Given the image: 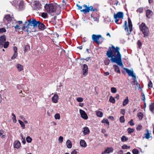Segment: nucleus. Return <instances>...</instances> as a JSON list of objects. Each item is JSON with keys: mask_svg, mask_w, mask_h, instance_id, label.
<instances>
[{"mask_svg": "<svg viewBox=\"0 0 154 154\" xmlns=\"http://www.w3.org/2000/svg\"><path fill=\"white\" fill-rule=\"evenodd\" d=\"M107 51L106 55L109 58L111 57V60L112 63H115L120 66H122L123 65L122 61L121 55L119 52V48L118 47H115L112 45L111 47Z\"/></svg>", "mask_w": 154, "mask_h": 154, "instance_id": "obj_1", "label": "nucleus"}, {"mask_svg": "<svg viewBox=\"0 0 154 154\" xmlns=\"http://www.w3.org/2000/svg\"><path fill=\"white\" fill-rule=\"evenodd\" d=\"M38 24V21H36L35 19H30L28 20V22H25L24 26L22 27V29L23 30L25 29L26 28H27V29H26V30L27 32H35V31L34 30V29L33 30H29V29H31L32 27L34 28L36 27Z\"/></svg>", "mask_w": 154, "mask_h": 154, "instance_id": "obj_2", "label": "nucleus"}, {"mask_svg": "<svg viewBox=\"0 0 154 154\" xmlns=\"http://www.w3.org/2000/svg\"><path fill=\"white\" fill-rule=\"evenodd\" d=\"M45 7L47 11L50 13L55 12L58 8L56 4L52 3L47 4L45 5Z\"/></svg>", "mask_w": 154, "mask_h": 154, "instance_id": "obj_3", "label": "nucleus"}, {"mask_svg": "<svg viewBox=\"0 0 154 154\" xmlns=\"http://www.w3.org/2000/svg\"><path fill=\"white\" fill-rule=\"evenodd\" d=\"M76 6L78 7L79 9H80L81 12H83L84 13L89 12L90 11H97V9L96 8H94L93 6H88L87 5H83V7L85 8V9L81 10L82 8V7L80 6L79 5L77 4Z\"/></svg>", "mask_w": 154, "mask_h": 154, "instance_id": "obj_4", "label": "nucleus"}, {"mask_svg": "<svg viewBox=\"0 0 154 154\" xmlns=\"http://www.w3.org/2000/svg\"><path fill=\"white\" fill-rule=\"evenodd\" d=\"M128 26H127V22L126 21H125L123 27H125V30L127 33V35H129L132 30V25L131 20L129 18L128 19Z\"/></svg>", "mask_w": 154, "mask_h": 154, "instance_id": "obj_5", "label": "nucleus"}, {"mask_svg": "<svg viewBox=\"0 0 154 154\" xmlns=\"http://www.w3.org/2000/svg\"><path fill=\"white\" fill-rule=\"evenodd\" d=\"M140 30L143 34L144 37L147 36L149 35V30L145 24L142 23L139 26Z\"/></svg>", "mask_w": 154, "mask_h": 154, "instance_id": "obj_6", "label": "nucleus"}, {"mask_svg": "<svg viewBox=\"0 0 154 154\" xmlns=\"http://www.w3.org/2000/svg\"><path fill=\"white\" fill-rule=\"evenodd\" d=\"M123 13L122 12H119L116 14H114L113 15L114 18L115 19V22L118 23L119 21V19L123 18Z\"/></svg>", "mask_w": 154, "mask_h": 154, "instance_id": "obj_7", "label": "nucleus"}, {"mask_svg": "<svg viewBox=\"0 0 154 154\" xmlns=\"http://www.w3.org/2000/svg\"><path fill=\"white\" fill-rule=\"evenodd\" d=\"M101 37V36L100 35H97L93 34L92 35V40L98 44L100 43V41H99V40Z\"/></svg>", "mask_w": 154, "mask_h": 154, "instance_id": "obj_8", "label": "nucleus"}, {"mask_svg": "<svg viewBox=\"0 0 154 154\" xmlns=\"http://www.w3.org/2000/svg\"><path fill=\"white\" fill-rule=\"evenodd\" d=\"M124 69L128 74L129 76H131L132 77L135 78V73H134L132 70H131L126 68H124Z\"/></svg>", "mask_w": 154, "mask_h": 154, "instance_id": "obj_9", "label": "nucleus"}, {"mask_svg": "<svg viewBox=\"0 0 154 154\" xmlns=\"http://www.w3.org/2000/svg\"><path fill=\"white\" fill-rule=\"evenodd\" d=\"M88 66L86 64H84L82 67V73L83 75L85 76L88 73Z\"/></svg>", "mask_w": 154, "mask_h": 154, "instance_id": "obj_10", "label": "nucleus"}, {"mask_svg": "<svg viewBox=\"0 0 154 154\" xmlns=\"http://www.w3.org/2000/svg\"><path fill=\"white\" fill-rule=\"evenodd\" d=\"M113 149L112 147H108L105 150L102 152V154H109L112 152L113 151Z\"/></svg>", "mask_w": 154, "mask_h": 154, "instance_id": "obj_11", "label": "nucleus"}, {"mask_svg": "<svg viewBox=\"0 0 154 154\" xmlns=\"http://www.w3.org/2000/svg\"><path fill=\"white\" fill-rule=\"evenodd\" d=\"M79 112L82 118L84 119H88V117L87 115L84 110L80 109Z\"/></svg>", "mask_w": 154, "mask_h": 154, "instance_id": "obj_12", "label": "nucleus"}, {"mask_svg": "<svg viewBox=\"0 0 154 154\" xmlns=\"http://www.w3.org/2000/svg\"><path fill=\"white\" fill-rule=\"evenodd\" d=\"M6 36L5 35L1 36L0 38V46L1 47H3V43L6 41Z\"/></svg>", "mask_w": 154, "mask_h": 154, "instance_id": "obj_13", "label": "nucleus"}, {"mask_svg": "<svg viewBox=\"0 0 154 154\" xmlns=\"http://www.w3.org/2000/svg\"><path fill=\"white\" fill-rule=\"evenodd\" d=\"M153 14V13L152 11L149 9H147L146 11V16L148 18H150Z\"/></svg>", "mask_w": 154, "mask_h": 154, "instance_id": "obj_14", "label": "nucleus"}, {"mask_svg": "<svg viewBox=\"0 0 154 154\" xmlns=\"http://www.w3.org/2000/svg\"><path fill=\"white\" fill-rule=\"evenodd\" d=\"M16 68L19 72H20L24 69L23 66L19 63H17L15 65Z\"/></svg>", "mask_w": 154, "mask_h": 154, "instance_id": "obj_15", "label": "nucleus"}, {"mask_svg": "<svg viewBox=\"0 0 154 154\" xmlns=\"http://www.w3.org/2000/svg\"><path fill=\"white\" fill-rule=\"evenodd\" d=\"M14 147L17 149H19L21 143L18 140H16L14 142Z\"/></svg>", "mask_w": 154, "mask_h": 154, "instance_id": "obj_16", "label": "nucleus"}, {"mask_svg": "<svg viewBox=\"0 0 154 154\" xmlns=\"http://www.w3.org/2000/svg\"><path fill=\"white\" fill-rule=\"evenodd\" d=\"M58 99V96L57 94H55L53 97L52 98V101L55 103H57Z\"/></svg>", "mask_w": 154, "mask_h": 154, "instance_id": "obj_17", "label": "nucleus"}, {"mask_svg": "<svg viewBox=\"0 0 154 154\" xmlns=\"http://www.w3.org/2000/svg\"><path fill=\"white\" fill-rule=\"evenodd\" d=\"M32 7L34 10H37L38 8V2L37 1H35L33 2Z\"/></svg>", "mask_w": 154, "mask_h": 154, "instance_id": "obj_18", "label": "nucleus"}, {"mask_svg": "<svg viewBox=\"0 0 154 154\" xmlns=\"http://www.w3.org/2000/svg\"><path fill=\"white\" fill-rule=\"evenodd\" d=\"M81 146L83 147H85L87 146V144L86 142L83 140H81L80 142Z\"/></svg>", "mask_w": 154, "mask_h": 154, "instance_id": "obj_19", "label": "nucleus"}, {"mask_svg": "<svg viewBox=\"0 0 154 154\" xmlns=\"http://www.w3.org/2000/svg\"><path fill=\"white\" fill-rule=\"evenodd\" d=\"M83 132L84 135L88 134L90 132V130L88 127H85L83 128Z\"/></svg>", "mask_w": 154, "mask_h": 154, "instance_id": "obj_20", "label": "nucleus"}, {"mask_svg": "<svg viewBox=\"0 0 154 154\" xmlns=\"http://www.w3.org/2000/svg\"><path fill=\"white\" fill-rule=\"evenodd\" d=\"M4 18L8 21H11L12 20V17L10 16L9 14L6 15L4 17Z\"/></svg>", "mask_w": 154, "mask_h": 154, "instance_id": "obj_21", "label": "nucleus"}, {"mask_svg": "<svg viewBox=\"0 0 154 154\" xmlns=\"http://www.w3.org/2000/svg\"><path fill=\"white\" fill-rule=\"evenodd\" d=\"M66 144L67 147L69 149L71 148L72 146V143L69 140H68L66 141Z\"/></svg>", "mask_w": 154, "mask_h": 154, "instance_id": "obj_22", "label": "nucleus"}, {"mask_svg": "<svg viewBox=\"0 0 154 154\" xmlns=\"http://www.w3.org/2000/svg\"><path fill=\"white\" fill-rule=\"evenodd\" d=\"M46 28V26L42 23L39 22V30H43Z\"/></svg>", "mask_w": 154, "mask_h": 154, "instance_id": "obj_23", "label": "nucleus"}, {"mask_svg": "<svg viewBox=\"0 0 154 154\" xmlns=\"http://www.w3.org/2000/svg\"><path fill=\"white\" fill-rule=\"evenodd\" d=\"M113 68L115 71L118 73H120V71L119 67L116 65L113 66Z\"/></svg>", "mask_w": 154, "mask_h": 154, "instance_id": "obj_24", "label": "nucleus"}, {"mask_svg": "<svg viewBox=\"0 0 154 154\" xmlns=\"http://www.w3.org/2000/svg\"><path fill=\"white\" fill-rule=\"evenodd\" d=\"M129 102V100L128 97H126L125 99L124 100V101L123 102L122 105L123 106H125L126 104H128Z\"/></svg>", "mask_w": 154, "mask_h": 154, "instance_id": "obj_25", "label": "nucleus"}, {"mask_svg": "<svg viewBox=\"0 0 154 154\" xmlns=\"http://www.w3.org/2000/svg\"><path fill=\"white\" fill-rule=\"evenodd\" d=\"M150 110L152 112H154V102L151 103L149 106Z\"/></svg>", "mask_w": 154, "mask_h": 154, "instance_id": "obj_26", "label": "nucleus"}, {"mask_svg": "<svg viewBox=\"0 0 154 154\" xmlns=\"http://www.w3.org/2000/svg\"><path fill=\"white\" fill-rule=\"evenodd\" d=\"M146 133L145 134V137L146 139H148L150 137V134L148 130H146Z\"/></svg>", "mask_w": 154, "mask_h": 154, "instance_id": "obj_27", "label": "nucleus"}, {"mask_svg": "<svg viewBox=\"0 0 154 154\" xmlns=\"http://www.w3.org/2000/svg\"><path fill=\"white\" fill-rule=\"evenodd\" d=\"M134 78V80L132 82V84L134 85H136L137 86H138V85H139V84H138L137 81L136 79V76H135V78L133 77Z\"/></svg>", "mask_w": 154, "mask_h": 154, "instance_id": "obj_28", "label": "nucleus"}, {"mask_svg": "<svg viewBox=\"0 0 154 154\" xmlns=\"http://www.w3.org/2000/svg\"><path fill=\"white\" fill-rule=\"evenodd\" d=\"M97 115L99 117H101L103 116V113L100 111H96Z\"/></svg>", "mask_w": 154, "mask_h": 154, "instance_id": "obj_29", "label": "nucleus"}, {"mask_svg": "<svg viewBox=\"0 0 154 154\" xmlns=\"http://www.w3.org/2000/svg\"><path fill=\"white\" fill-rule=\"evenodd\" d=\"M128 140V138L124 135L121 138V140L122 142L126 141Z\"/></svg>", "mask_w": 154, "mask_h": 154, "instance_id": "obj_30", "label": "nucleus"}, {"mask_svg": "<svg viewBox=\"0 0 154 154\" xmlns=\"http://www.w3.org/2000/svg\"><path fill=\"white\" fill-rule=\"evenodd\" d=\"M101 122L103 123H106L107 125L108 126H109V122L108 120L106 119H103L102 120Z\"/></svg>", "mask_w": 154, "mask_h": 154, "instance_id": "obj_31", "label": "nucleus"}, {"mask_svg": "<svg viewBox=\"0 0 154 154\" xmlns=\"http://www.w3.org/2000/svg\"><path fill=\"white\" fill-rule=\"evenodd\" d=\"M24 52L25 53L28 51L29 50H30V47L28 45H26L24 47Z\"/></svg>", "mask_w": 154, "mask_h": 154, "instance_id": "obj_32", "label": "nucleus"}, {"mask_svg": "<svg viewBox=\"0 0 154 154\" xmlns=\"http://www.w3.org/2000/svg\"><path fill=\"white\" fill-rule=\"evenodd\" d=\"M109 101L110 102H111L113 103H114L115 102V99L112 96H111L110 97Z\"/></svg>", "mask_w": 154, "mask_h": 154, "instance_id": "obj_33", "label": "nucleus"}, {"mask_svg": "<svg viewBox=\"0 0 154 154\" xmlns=\"http://www.w3.org/2000/svg\"><path fill=\"white\" fill-rule=\"evenodd\" d=\"M4 131L2 130H0V136L2 138H4L5 136V135H2V134L4 133Z\"/></svg>", "mask_w": 154, "mask_h": 154, "instance_id": "obj_34", "label": "nucleus"}, {"mask_svg": "<svg viewBox=\"0 0 154 154\" xmlns=\"http://www.w3.org/2000/svg\"><path fill=\"white\" fill-rule=\"evenodd\" d=\"M18 122L21 125L23 128L24 129L25 128V125L24 123L20 120H18Z\"/></svg>", "mask_w": 154, "mask_h": 154, "instance_id": "obj_35", "label": "nucleus"}, {"mask_svg": "<svg viewBox=\"0 0 154 154\" xmlns=\"http://www.w3.org/2000/svg\"><path fill=\"white\" fill-rule=\"evenodd\" d=\"M12 116H13L12 118V119L13 120V122L14 123H16L17 122V120L16 119V117L15 114L13 113H12L11 114Z\"/></svg>", "mask_w": 154, "mask_h": 154, "instance_id": "obj_36", "label": "nucleus"}, {"mask_svg": "<svg viewBox=\"0 0 154 154\" xmlns=\"http://www.w3.org/2000/svg\"><path fill=\"white\" fill-rule=\"evenodd\" d=\"M12 3L13 5H14L16 7L17 5L18 4V1L17 0H14L12 2Z\"/></svg>", "mask_w": 154, "mask_h": 154, "instance_id": "obj_37", "label": "nucleus"}, {"mask_svg": "<svg viewBox=\"0 0 154 154\" xmlns=\"http://www.w3.org/2000/svg\"><path fill=\"white\" fill-rule=\"evenodd\" d=\"M54 118L56 119H60V115L59 113H56L54 116Z\"/></svg>", "mask_w": 154, "mask_h": 154, "instance_id": "obj_38", "label": "nucleus"}, {"mask_svg": "<svg viewBox=\"0 0 154 154\" xmlns=\"http://www.w3.org/2000/svg\"><path fill=\"white\" fill-rule=\"evenodd\" d=\"M23 2L22 1H20L19 5V8L21 10L22 9V8H23Z\"/></svg>", "mask_w": 154, "mask_h": 154, "instance_id": "obj_39", "label": "nucleus"}, {"mask_svg": "<svg viewBox=\"0 0 154 154\" xmlns=\"http://www.w3.org/2000/svg\"><path fill=\"white\" fill-rule=\"evenodd\" d=\"M132 152L133 154H138L139 151L138 150L136 149H134L132 150Z\"/></svg>", "mask_w": 154, "mask_h": 154, "instance_id": "obj_40", "label": "nucleus"}, {"mask_svg": "<svg viewBox=\"0 0 154 154\" xmlns=\"http://www.w3.org/2000/svg\"><path fill=\"white\" fill-rule=\"evenodd\" d=\"M119 121L121 123H123L125 121L124 116H121L119 118Z\"/></svg>", "mask_w": 154, "mask_h": 154, "instance_id": "obj_41", "label": "nucleus"}, {"mask_svg": "<svg viewBox=\"0 0 154 154\" xmlns=\"http://www.w3.org/2000/svg\"><path fill=\"white\" fill-rule=\"evenodd\" d=\"M9 42H5L4 44H3V46L4 48H7L8 47L9 45Z\"/></svg>", "mask_w": 154, "mask_h": 154, "instance_id": "obj_42", "label": "nucleus"}, {"mask_svg": "<svg viewBox=\"0 0 154 154\" xmlns=\"http://www.w3.org/2000/svg\"><path fill=\"white\" fill-rule=\"evenodd\" d=\"M26 140L27 142L30 143L32 140V139L29 136H27L26 138Z\"/></svg>", "mask_w": 154, "mask_h": 154, "instance_id": "obj_43", "label": "nucleus"}, {"mask_svg": "<svg viewBox=\"0 0 154 154\" xmlns=\"http://www.w3.org/2000/svg\"><path fill=\"white\" fill-rule=\"evenodd\" d=\"M104 63L106 65H108L110 63V60L109 59H107L104 61Z\"/></svg>", "mask_w": 154, "mask_h": 154, "instance_id": "obj_44", "label": "nucleus"}, {"mask_svg": "<svg viewBox=\"0 0 154 154\" xmlns=\"http://www.w3.org/2000/svg\"><path fill=\"white\" fill-rule=\"evenodd\" d=\"M111 92L113 93H115L117 92V90L115 88L112 87L111 88Z\"/></svg>", "mask_w": 154, "mask_h": 154, "instance_id": "obj_45", "label": "nucleus"}, {"mask_svg": "<svg viewBox=\"0 0 154 154\" xmlns=\"http://www.w3.org/2000/svg\"><path fill=\"white\" fill-rule=\"evenodd\" d=\"M48 15L47 13L45 12H43L41 16L42 17L44 18H45L47 17Z\"/></svg>", "mask_w": 154, "mask_h": 154, "instance_id": "obj_46", "label": "nucleus"}, {"mask_svg": "<svg viewBox=\"0 0 154 154\" xmlns=\"http://www.w3.org/2000/svg\"><path fill=\"white\" fill-rule=\"evenodd\" d=\"M128 131L129 134H131L134 132V129L133 128H128Z\"/></svg>", "mask_w": 154, "mask_h": 154, "instance_id": "obj_47", "label": "nucleus"}, {"mask_svg": "<svg viewBox=\"0 0 154 154\" xmlns=\"http://www.w3.org/2000/svg\"><path fill=\"white\" fill-rule=\"evenodd\" d=\"M142 128V126L141 125H139L136 128V129L137 131H140Z\"/></svg>", "mask_w": 154, "mask_h": 154, "instance_id": "obj_48", "label": "nucleus"}, {"mask_svg": "<svg viewBox=\"0 0 154 154\" xmlns=\"http://www.w3.org/2000/svg\"><path fill=\"white\" fill-rule=\"evenodd\" d=\"M17 54V52H14L13 56L11 58V59L13 60L15 59L16 57Z\"/></svg>", "mask_w": 154, "mask_h": 154, "instance_id": "obj_49", "label": "nucleus"}, {"mask_svg": "<svg viewBox=\"0 0 154 154\" xmlns=\"http://www.w3.org/2000/svg\"><path fill=\"white\" fill-rule=\"evenodd\" d=\"M77 101L79 102H82L83 101V99L82 97H79L76 99Z\"/></svg>", "mask_w": 154, "mask_h": 154, "instance_id": "obj_50", "label": "nucleus"}, {"mask_svg": "<svg viewBox=\"0 0 154 154\" xmlns=\"http://www.w3.org/2000/svg\"><path fill=\"white\" fill-rule=\"evenodd\" d=\"M63 138L61 136H60L58 139L59 142L60 143H62L63 141Z\"/></svg>", "mask_w": 154, "mask_h": 154, "instance_id": "obj_51", "label": "nucleus"}, {"mask_svg": "<svg viewBox=\"0 0 154 154\" xmlns=\"http://www.w3.org/2000/svg\"><path fill=\"white\" fill-rule=\"evenodd\" d=\"M137 11L140 13H142L143 11V8H138L137 10Z\"/></svg>", "mask_w": 154, "mask_h": 154, "instance_id": "obj_52", "label": "nucleus"}, {"mask_svg": "<svg viewBox=\"0 0 154 154\" xmlns=\"http://www.w3.org/2000/svg\"><path fill=\"white\" fill-rule=\"evenodd\" d=\"M122 148L123 149H127L130 148V146H128L126 145H124L122 146Z\"/></svg>", "mask_w": 154, "mask_h": 154, "instance_id": "obj_53", "label": "nucleus"}, {"mask_svg": "<svg viewBox=\"0 0 154 154\" xmlns=\"http://www.w3.org/2000/svg\"><path fill=\"white\" fill-rule=\"evenodd\" d=\"M138 116L139 119H142L143 118V114L141 112H140L138 114Z\"/></svg>", "mask_w": 154, "mask_h": 154, "instance_id": "obj_54", "label": "nucleus"}, {"mask_svg": "<svg viewBox=\"0 0 154 154\" xmlns=\"http://www.w3.org/2000/svg\"><path fill=\"white\" fill-rule=\"evenodd\" d=\"M125 113V110L124 109H121L120 113L123 115H124Z\"/></svg>", "mask_w": 154, "mask_h": 154, "instance_id": "obj_55", "label": "nucleus"}, {"mask_svg": "<svg viewBox=\"0 0 154 154\" xmlns=\"http://www.w3.org/2000/svg\"><path fill=\"white\" fill-rule=\"evenodd\" d=\"M130 125L132 126L134 125V123L133 122V120L132 119H131L128 122Z\"/></svg>", "mask_w": 154, "mask_h": 154, "instance_id": "obj_56", "label": "nucleus"}, {"mask_svg": "<svg viewBox=\"0 0 154 154\" xmlns=\"http://www.w3.org/2000/svg\"><path fill=\"white\" fill-rule=\"evenodd\" d=\"M6 29L4 28L0 29V33L6 32Z\"/></svg>", "mask_w": 154, "mask_h": 154, "instance_id": "obj_57", "label": "nucleus"}, {"mask_svg": "<svg viewBox=\"0 0 154 154\" xmlns=\"http://www.w3.org/2000/svg\"><path fill=\"white\" fill-rule=\"evenodd\" d=\"M152 82H151V81H150L149 82V83L148 84V87L149 88V87H150V88H152Z\"/></svg>", "mask_w": 154, "mask_h": 154, "instance_id": "obj_58", "label": "nucleus"}, {"mask_svg": "<svg viewBox=\"0 0 154 154\" xmlns=\"http://www.w3.org/2000/svg\"><path fill=\"white\" fill-rule=\"evenodd\" d=\"M16 29H20L21 27L18 25H17L16 26H14Z\"/></svg>", "mask_w": 154, "mask_h": 154, "instance_id": "obj_59", "label": "nucleus"}, {"mask_svg": "<svg viewBox=\"0 0 154 154\" xmlns=\"http://www.w3.org/2000/svg\"><path fill=\"white\" fill-rule=\"evenodd\" d=\"M137 45L139 46V47H140L142 45L141 42L139 40L137 42Z\"/></svg>", "mask_w": 154, "mask_h": 154, "instance_id": "obj_60", "label": "nucleus"}, {"mask_svg": "<svg viewBox=\"0 0 154 154\" xmlns=\"http://www.w3.org/2000/svg\"><path fill=\"white\" fill-rule=\"evenodd\" d=\"M93 19L94 20V21H97L98 23L99 22V18L97 17H94L93 18Z\"/></svg>", "mask_w": 154, "mask_h": 154, "instance_id": "obj_61", "label": "nucleus"}, {"mask_svg": "<svg viewBox=\"0 0 154 154\" xmlns=\"http://www.w3.org/2000/svg\"><path fill=\"white\" fill-rule=\"evenodd\" d=\"M77 152L75 150H74L73 151H72L71 152V154H77Z\"/></svg>", "mask_w": 154, "mask_h": 154, "instance_id": "obj_62", "label": "nucleus"}, {"mask_svg": "<svg viewBox=\"0 0 154 154\" xmlns=\"http://www.w3.org/2000/svg\"><path fill=\"white\" fill-rule=\"evenodd\" d=\"M13 50L14 51V52H17V48L16 47L14 46L13 48Z\"/></svg>", "mask_w": 154, "mask_h": 154, "instance_id": "obj_63", "label": "nucleus"}, {"mask_svg": "<svg viewBox=\"0 0 154 154\" xmlns=\"http://www.w3.org/2000/svg\"><path fill=\"white\" fill-rule=\"evenodd\" d=\"M108 118L109 119H111V120H113L114 119V117H113V116H109L108 117Z\"/></svg>", "mask_w": 154, "mask_h": 154, "instance_id": "obj_64", "label": "nucleus"}]
</instances>
